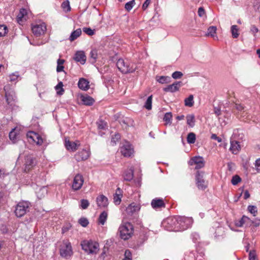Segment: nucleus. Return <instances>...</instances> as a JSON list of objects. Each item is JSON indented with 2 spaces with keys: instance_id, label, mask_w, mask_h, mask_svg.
Listing matches in <instances>:
<instances>
[{
  "instance_id": "63",
  "label": "nucleus",
  "mask_w": 260,
  "mask_h": 260,
  "mask_svg": "<svg viewBox=\"0 0 260 260\" xmlns=\"http://www.w3.org/2000/svg\"><path fill=\"white\" fill-rule=\"evenodd\" d=\"M124 256L125 257L132 258V254L131 251L129 250H126L124 253Z\"/></svg>"
},
{
  "instance_id": "35",
  "label": "nucleus",
  "mask_w": 260,
  "mask_h": 260,
  "mask_svg": "<svg viewBox=\"0 0 260 260\" xmlns=\"http://www.w3.org/2000/svg\"><path fill=\"white\" fill-rule=\"evenodd\" d=\"M172 114L171 112L166 113L164 117V121H165V125H171L172 123Z\"/></svg>"
},
{
  "instance_id": "38",
  "label": "nucleus",
  "mask_w": 260,
  "mask_h": 260,
  "mask_svg": "<svg viewBox=\"0 0 260 260\" xmlns=\"http://www.w3.org/2000/svg\"><path fill=\"white\" fill-rule=\"evenodd\" d=\"M90 57L91 59V62L92 63H95L96 61V59L98 58V51L94 49L92 50L90 52Z\"/></svg>"
},
{
  "instance_id": "30",
  "label": "nucleus",
  "mask_w": 260,
  "mask_h": 260,
  "mask_svg": "<svg viewBox=\"0 0 260 260\" xmlns=\"http://www.w3.org/2000/svg\"><path fill=\"white\" fill-rule=\"evenodd\" d=\"M250 222L251 220L248 217L243 215L240 220L236 222L235 224L237 227H242L245 223Z\"/></svg>"
},
{
  "instance_id": "20",
  "label": "nucleus",
  "mask_w": 260,
  "mask_h": 260,
  "mask_svg": "<svg viewBox=\"0 0 260 260\" xmlns=\"http://www.w3.org/2000/svg\"><path fill=\"white\" fill-rule=\"evenodd\" d=\"M151 205L154 209L165 208L166 204L162 199L155 198L151 201Z\"/></svg>"
},
{
  "instance_id": "32",
  "label": "nucleus",
  "mask_w": 260,
  "mask_h": 260,
  "mask_svg": "<svg viewBox=\"0 0 260 260\" xmlns=\"http://www.w3.org/2000/svg\"><path fill=\"white\" fill-rule=\"evenodd\" d=\"M187 124L191 127H193L195 125V116L193 114H188L186 117Z\"/></svg>"
},
{
  "instance_id": "4",
  "label": "nucleus",
  "mask_w": 260,
  "mask_h": 260,
  "mask_svg": "<svg viewBox=\"0 0 260 260\" xmlns=\"http://www.w3.org/2000/svg\"><path fill=\"white\" fill-rule=\"evenodd\" d=\"M81 246L83 250L88 253L96 254L99 250V243L91 240L83 241Z\"/></svg>"
},
{
  "instance_id": "14",
  "label": "nucleus",
  "mask_w": 260,
  "mask_h": 260,
  "mask_svg": "<svg viewBox=\"0 0 260 260\" xmlns=\"http://www.w3.org/2000/svg\"><path fill=\"white\" fill-rule=\"evenodd\" d=\"M26 136L28 139L31 140L39 146L42 145L43 143V139L38 133L29 131L27 133Z\"/></svg>"
},
{
  "instance_id": "47",
  "label": "nucleus",
  "mask_w": 260,
  "mask_h": 260,
  "mask_svg": "<svg viewBox=\"0 0 260 260\" xmlns=\"http://www.w3.org/2000/svg\"><path fill=\"white\" fill-rule=\"evenodd\" d=\"M120 139V135L118 133L115 134L113 137H112L111 143V145L114 146L116 145V142H118Z\"/></svg>"
},
{
  "instance_id": "31",
  "label": "nucleus",
  "mask_w": 260,
  "mask_h": 260,
  "mask_svg": "<svg viewBox=\"0 0 260 260\" xmlns=\"http://www.w3.org/2000/svg\"><path fill=\"white\" fill-rule=\"evenodd\" d=\"M108 218V213L106 211H103L100 215L98 218L99 224L104 225Z\"/></svg>"
},
{
  "instance_id": "26",
  "label": "nucleus",
  "mask_w": 260,
  "mask_h": 260,
  "mask_svg": "<svg viewBox=\"0 0 260 260\" xmlns=\"http://www.w3.org/2000/svg\"><path fill=\"white\" fill-rule=\"evenodd\" d=\"M123 177L125 181H130L134 178V169L132 168L126 170L123 174Z\"/></svg>"
},
{
  "instance_id": "37",
  "label": "nucleus",
  "mask_w": 260,
  "mask_h": 260,
  "mask_svg": "<svg viewBox=\"0 0 260 260\" xmlns=\"http://www.w3.org/2000/svg\"><path fill=\"white\" fill-rule=\"evenodd\" d=\"M196 139V135L193 133H190L187 137V141L189 144H193L195 143Z\"/></svg>"
},
{
  "instance_id": "58",
  "label": "nucleus",
  "mask_w": 260,
  "mask_h": 260,
  "mask_svg": "<svg viewBox=\"0 0 260 260\" xmlns=\"http://www.w3.org/2000/svg\"><path fill=\"white\" fill-rule=\"evenodd\" d=\"M151 0H146L142 5V9L145 10L150 3Z\"/></svg>"
},
{
  "instance_id": "57",
  "label": "nucleus",
  "mask_w": 260,
  "mask_h": 260,
  "mask_svg": "<svg viewBox=\"0 0 260 260\" xmlns=\"http://www.w3.org/2000/svg\"><path fill=\"white\" fill-rule=\"evenodd\" d=\"M198 15L200 17L203 16L205 14V11L203 7H200L198 11Z\"/></svg>"
},
{
  "instance_id": "1",
  "label": "nucleus",
  "mask_w": 260,
  "mask_h": 260,
  "mask_svg": "<svg viewBox=\"0 0 260 260\" xmlns=\"http://www.w3.org/2000/svg\"><path fill=\"white\" fill-rule=\"evenodd\" d=\"M5 98L7 105L13 108L16 105L17 98L15 92L11 85L7 84L4 87Z\"/></svg>"
},
{
  "instance_id": "7",
  "label": "nucleus",
  "mask_w": 260,
  "mask_h": 260,
  "mask_svg": "<svg viewBox=\"0 0 260 260\" xmlns=\"http://www.w3.org/2000/svg\"><path fill=\"white\" fill-rule=\"evenodd\" d=\"M203 250L198 249L197 251L186 252L184 256V260H205Z\"/></svg>"
},
{
  "instance_id": "29",
  "label": "nucleus",
  "mask_w": 260,
  "mask_h": 260,
  "mask_svg": "<svg viewBox=\"0 0 260 260\" xmlns=\"http://www.w3.org/2000/svg\"><path fill=\"white\" fill-rule=\"evenodd\" d=\"M156 80L160 84H166L171 81V78L169 76H156Z\"/></svg>"
},
{
  "instance_id": "8",
  "label": "nucleus",
  "mask_w": 260,
  "mask_h": 260,
  "mask_svg": "<svg viewBox=\"0 0 260 260\" xmlns=\"http://www.w3.org/2000/svg\"><path fill=\"white\" fill-rule=\"evenodd\" d=\"M204 172L198 171L196 174V184L199 189L205 190L207 187V182L204 179Z\"/></svg>"
},
{
  "instance_id": "18",
  "label": "nucleus",
  "mask_w": 260,
  "mask_h": 260,
  "mask_svg": "<svg viewBox=\"0 0 260 260\" xmlns=\"http://www.w3.org/2000/svg\"><path fill=\"white\" fill-rule=\"evenodd\" d=\"M182 84V82L176 81L172 84L169 85L166 87L164 88L163 90L165 92H174L179 90Z\"/></svg>"
},
{
  "instance_id": "50",
  "label": "nucleus",
  "mask_w": 260,
  "mask_h": 260,
  "mask_svg": "<svg viewBox=\"0 0 260 260\" xmlns=\"http://www.w3.org/2000/svg\"><path fill=\"white\" fill-rule=\"evenodd\" d=\"M248 210L249 212L252 214L254 216H255V214L257 213V207L255 206L249 205L248 207Z\"/></svg>"
},
{
  "instance_id": "41",
  "label": "nucleus",
  "mask_w": 260,
  "mask_h": 260,
  "mask_svg": "<svg viewBox=\"0 0 260 260\" xmlns=\"http://www.w3.org/2000/svg\"><path fill=\"white\" fill-rule=\"evenodd\" d=\"M63 84L62 82H59L57 85L55 86V89L57 91V93L58 95H62L64 92V89L62 88Z\"/></svg>"
},
{
  "instance_id": "42",
  "label": "nucleus",
  "mask_w": 260,
  "mask_h": 260,
  "mask_svg": "<svg viewBox=\"0 0 260 260\" xmlns=\"http://www.w3.org/2000/svg\"><path fill=\"white\" fill-rule=\"evenodd\" d=\"M61 7L65 12H69L71 11V7L70 5V2L67 0L63 2L61 4Z\"/></svg>"
},
{
  "instance_id": "17",
  "label": "nucleus",
  "mask_w": 260,
  "mask_h": 260,
  "mask_svg": "<svg viewBox=\"0 0 260 260\" xmlns=\"http://www.w3.org/2000/svg\"><path fill=\"white\" fill-rule=\"evenodd\" d=\"M31 30L35 35L40 36L46 31V27L44 23L36 24L32 26Z\"/></svg>"
},
{
  "instance_id": "33",
  "label": "nucleus",
  "mask_w": 260,
  "mask_h": 260,
  "mask_svg": "<svg viewBox=\"0 0 260 260\" xmlns=\"http://www.w3.org/2000/svg\"><path fill=\"white\" fill-rule=\"evenodd\" d=\"M81 32L82 31L80 28H78L76 30H74L71 33L70 36V40L71 41H74L81 35Z\"/></svg>"
},
{
  "instance_id": "56",
  "label": "nucleus",
  "mask_w": 260,
  "mask_h": 260,
  "mask_svg": "<svg viewBox=\"0 0 260 260\" xmlns=\"http://www.w3.org/2000/svg\"><path fill=\"white\" fill-rule=\"evenodd\" d=\"M255 169L258 173H260V158L257 159L255 162Z\"/></svg>"
},
{
  "instance_id": "55",
  "label": "nucleus",
  "mask_w": 260,
  "mask_h": 260,
  "mask_svg": "<svg viewBox=\"0 0 260 260\" xmlns=\"http://www.w3.org/2000/svg\"><path fill=\"white\" fill-rule=\"evenodd\" d=\"M256 254L254 250H252L249 252V260H255Z\"/></svg>"
},
{
  "instance_id": "51",
  "label": "nucleus",
  "mask_w": 260,
  "mask_h": 260,
  "mask_svg": "<svg viewBox=\"0 0 260 260\" xmlns=\"http://www.w3.org/2000/svg\"><path fill=\"white\" fill-rule=\"evenodd\" d=\"M19 77V75L18 72H15V73H12L9 76L10 81H11V82L16 81Z\"/></svg>"
},
{
  "instance_id": "22",
  "label": "nucleus",
  "mask_w": 260,
  "mask_h": 260,
  "mask_svg": "<svg viewBox=\"0 0 260 260\" xmlns=\"http://www.w3.org/2000/svg\"><path fill=\"white\" fill-rule=\"evenodd\" d=\"M230 143L231 146L230 150L233 154H237L241 149V145L240 144V142L237 140L231 139Z\"/></svg>"
},
{
  "instance_id": "25",
  "label": "nucleus",
  "mask_w": 260,
  "mask_h": 260,
  "mask_svg": "<svg viewBox=\"0 0 260 260\" xmlns=\"http://www.w3.org/2000/svg\"><path fill=\"white\" fill-rule=\"evenodd\" d=\"M122 197V190L119 188H117L116 192L114 194V202L116 205H119L121 201V198Z\"/></svg>"
},
{
  "instance_id": "16",
  "label": "nucleus",
  "mask_w": 260,
  "mask_h": 260,
  "mask_svg": "<svg viewBox=\"0 0 260 260\" xmlns=\"http://www.w3.org/2000/svg\"><path fill=\"white\" fill-rule=\"evenodd\" d=\"M89 149H83L75 155V158L77 161L86 160L90 156Z\"/></svg>"
},
{
  "instance_id": "5",
  "label": "nucleus",
  "mask_w": 260,
  "mask_h": 260,
  "mask_svg": "<svg viewBox=\"0 0 260 260\" xmlns=\"http://www.w3.org/2000/svg\"><path fill=\"white\" fill-rule=\"evenodd\" d=\"M178 217H171L163 221L165 228L170 231H179Z\"/></svg>"
},
{
  "instance_id": "6",
  "label": "nucleus",
  "mask_w": 260,
  "mask_h": 260,
  "mask_svg": "<svg viewBox=\"0 0 260 260\" xmlns=\"http://www.w3.org/2000/svg\"><path fill=\"white\" fill-rule=\"evenodd\" d=\"M30 204L28 202H19L15 207V214L17 217H21L29 211Z\"/></svg>"
},
{
  "instance_id": "23",
  "label": "nucleus",
  "mask_w": 260,
  "mask_h": 260,
  "mask_svg": "<svg viewBox=\"0 0 260 260\" xmlns=\"http://www.w3.org/2000/svg\"><path fill=\"white\" fill-rule=\"evenodd\" d=\"M74 59L77 62H80L81 64H84L86 62V55L83 51H77L74 57Z\"/></svg>"
},
{
  "instance_id": "45",
  "label": "nucleus",
  "mask_w": 260,
  "mask_h": 260,
  "mask_svg": "<svg viewBox=\"0 0 260 260\" xmlns=\"http://www.w3.org/2000/svg\"><path fill=\"white\" fill-rule=\"evenodd\" d=\"M135 4V0H132L125 4L124 8L127 11H129L132 9Z\"/></svg>"
},
{
  "instance_id": "43",
  "label": "nucleus",
  "mask_w": 260,
  "mask_h": 260,
  "mask_svg": "<svg viewBox=\"0 0 260 260\" xmlns=\"http://www.w3.org/2000/svg\"><path fill=\"white\" fill-rule=\"evenodd\" d=\"M8 32V29L5 25H0V37L5 36Z\"/></svg>"
},
{
  "instance_id": "9",
  "label": "nucleus",
  "mask_w": 260,
  "mask_h": 260,
  "mask_svg": "<svg viewBox=\"0 0 260 260\" xmlns=\"http://www.w3.org/2000/svg\"><path fill=\"white\" fill-rule=\"evenodd\" d=\"M179 231H184L190 228L193 223L191 217H178Z\"/></svg>"
},
{
  "instance_id": "19",
  "label": "nucleus",
  "mask_w": 260,
  "mask_h": 260,
  "mask_svg": "<svg viewBox=\"0 0 260 260\" xmlns=\"http://www.w3.org/2000/svg\"><path fill=\"white\" fill-rule=\"evenodd\" d=\"M140 204L132 203L126 209V212L128 215H133L134 214L137 213L140 210Z\"/></svg>"
},
{
  "instance_id": "21",
  "label": "nucleus",
  "mask_w": 260,
  "mask_h": 260,
  "mask_svg": "<svg viewBox=\"0 0 260 260\" xmlns=\"http://www.w3.org/2000/svg\"><path fill=\"white\" fill-rule=\"evenodd\" d=\"M96 203L100 208H105L108 205V198L103 194L98 196L96 199Z\"/></svg>"
},
{
  "instance_id": "27",
  "label": "nucleus",
  "mask_w": 260,
  "mask_h": 260,
  "mask_svg": "<svg viewBox=\"0 0 260 260\" xmlns=\"http://www.w3.org/2000/svg\"><path fill=\"white\" fill-rule=\"evenodd\" d=\"M81 99L83 104L86 106H91L95 102L94 100L92 97L87 94L82 95Z\"/></svg>"
},
{
  "instance_id": "62",
  "label": "nucleus",
  "mask_w": 260,
  "mask_h": 260,
  "mask_svg": "<svg viewBox=\"0 0 260 260\" xmlns=\"http://www.w3.org/2000/svg\"><path fill=\"white\" fill-rule=\"evenodd\" d=\"M235 108L238 111H242L244 109V107L241 104H236L235 105Z\"/></svg>"
},
{
  "instance_id": "13",
  "label": "nucleus",
  "mask_w": 260,
  "mask_h": 260,
  "mask_svg": "<svg viewBox=\"0 0 260 260\" xmlns=\"http://www.w3.org/2000/svg\"><path fill=\"white\" fill-rule=\"evenodd\" d=\"M84 179L81 174H77L74 178L72 188L74 191L79 190L82 186Z\"/></svg>"
},
{
  "instance_id": "49",
  "label": "nucleus",
  "mask_w": 260,
  "mask_h": 260,
  "mask_svg": "<svg viewBox=\"0 0 260 260\" xmlns=\"http://www.w3.org/2000/svg\"><path fill=\"white\" fill-rule=\"evenodd\" d=\"M89 205V203L87 200L82 199L80 201V207L83 209H87Z\"/></svg>"
},
{
  "instance_id": "52",
  "label": "nucleus",
  "mask_w": 260,
  "mask_h": 260,
  "mask_svg": "<svg viewBox=\"0 0 260 260\" xmlns=\"http://www.w3.org/2000/svg\"><path fill=\"white\" fill-rule=\"evenodd\" d=\"M183 75L182 72L179 71H175L172 74V77L174 79H177L181 78Z\"/></svg>"
},
{
  "instance_id": "11",
  "label": "nucleus",
  "mask_w": 260,
  "mask_h": 260,
  "mask_svg": "<svg viewBox=\"0 0 260 260\" xmlns=\"http://www.w3.org/2000/svg\"><path fill=\"white\" fill-rule=\"evenodd\" d=\"M35 157L31 154L27 155L24 158V171L28 172L36 165Z\"/></svg>"
},
{
  "instance_id": "36",
  "label": "nucleus",
  "mask_w": 260,
  "mask_h": 260,
  "mask_svg": "<svg viewBox=\"0 0 260 260\" xmlns=\"http://www.w3.org/2000/svg\"><path fill=\"white\" fill-rule=\"evenodd\" d=\"M185 106L189 107H191L194 104L193 96V95H190L187 98L184 100Z\"/></svg>"
},
{
  "instance_id": "44",
  "label": "nucleus",
  "mask_w": 260,
  "mask_h": 260,
  "mask_svg": "<svg viewBox=\"0 0 260 260\" xmlns=\"http://www.w3.org/2000/svg\"><path fill=\"white\" fill-rule=\"evenodd\" d=\"M241 178L240 177L237 175H234L233 176L232 179L231 180V183L233 185H236L238 184L239 182L241 181Z\"/></svg>"
},
{
  "instance_id": "2",
  "label": "nucleus",
  "mask_w": 260,
  "mask_h": 260,
  "mask_svg": "<svg viewBox=\"0 0 260 260\" xmlns=\"http://www.w3.org/2000/svg\"><path fill=\"white\" fill-rule=\"evenodd\" d=\"M119 232L121 239L124 240H128L133 234V225L130 222H126L120 226Z\"/></svg>"
},
{
  "instance_id": "59",
  "label": "nucleus",
  "mask_w": 260,
  "mask_h": 260,
  "mask_svg": "<svg viewBox=\"0 0 260 260\" xmlns=\"http://www.w3.org/2000/svg\"><path fill=\"white\" fill-rule=\"evenodd\" d=\"M250 31L255 36V34L258 31V29L255 25H252L250 28Z\"/></svg>"
},
{
  "instance_id": "48",
  "label": "nucleus",
  "mask_w": 260,
  "mask_h": 260,
  "mask_svg": "<svg viewBox=\"0 0 260 260\" xmlns=\"http://www.w3.org/2000/svg\"><path fill=\"white\" fill-rule=\"evenodd\" d=\"M216 27L214 26H210L208 28L207 35L213 37L214 34L216 33Z\"/></svg>"
},
{
  "instance_id": "54",
  "label": "nucleus",
  "mask_w": 260,
  "mask_h": 260,
  "mask_svg": "<svg viewBox=\"0 0 260 260\" xmlns=\"http://www.w3.org/2000/svg\"><path fill=\"white\" fill-rule=\"evenodd\" d=\"M191 237H192V239L194 243L198 242V240L200 238V235L197 233H194L192 234Z\"/></svg>"
},
{
  "instance_id": "53",
  "label": "nucleus",
  "mask_w": 260,
  "mask_h": 260,
  "mask_svg": "<svg viewBox=\"0 0 260 260\" xmlns=\"http://www.w3.org/2000/svg\"><path fill=\"white\" fill-rule=\"evenodd\" d=\"M83 31L84 32L89 36H92L94 34V30L91 29L89 27H83Z\"/></svg>"
},
{
  "instance_id": "61",
  "label": "nucleus",
  "mask_w": 260,
  "mask_h": 260,
  "mask_svg": "<svg viewBox=\"0 0 260 260\" xmlns=\"http://www.w3.org/2000/svg\"><path fill=\"white\" fill-rule=\"evenodd\" d=\"M214 113L217 115L219 116L221 114L220 108L219 107H214Z\"/></svg>"
},
{
  "instance_id": "28",
  "label": "nucleus",
  "mask_w": 260,
  "mask_h": 260,
  "mask_svg": "<svg viewBox=\"0 0 260 260\" xmlns=\"http://www.w3.org/2000/svg\"><path fill=\"white\" fill-rule=\"evenodd\" d=\"M65 146L66 148L68 150H71L72 151H75L78 149V146L77 144L75 142L68 141H66L65 142Z\"/></svg>"
},
{
  "instance_id": "34",
  "label": "nucleus",
  "mask_w": 260,
  "mask_h": 260,
  "mask_svg": "<svg viewBox=\"0 0 260 260\" xmlns=\"http://www.w3.org/2000/svg\"><path fill=\"white\" fill-rule=\"evenodd\" d=\"M27 14V10L25 9L21 8L20 9L19 12L17 16V20L18 22L20 23L21 21H22L23 18L26 16Z\"/></svg>"
},
{
  "instance_id": "15",
  "label": "nucleus",
  "mask_w": 260,
  "mask_h": 260,
  "mask_svg": "<svg viewBox=\"0 0 260 260\" xmlns=\"http://www.w3.org/2000/svg\"><path fill=\"white\" fill-rule=\"evenodd\" d=\"M190 165H195V169H200L205 166L204 158L201 156H194L192 157L190 161Z\"/></svg>"
},
{
  "instance_id": "60",
  "label": "nucleus",
  "mask_w": 260,
  "mask_h": 260,
  "mask_svg": "<svg viewBox=\"0 0 260 260\" xmlns=\"http://www.w3.org/2000/svg\"><path fill=\"white\" fill-rule=\"evenodd\" d=\"M211 138L213 140H215L217 141L218 142H221L222 141L221 138L217 136L216 134H212L211 136Z\"/></svg>"
},
{
  "instance_id": "39",
  "label": "nucleus",
  "mask_w": 260,
  "mask_h": 260,
  "mask_svg": "<svg viewBox=\"0 0 260 260\" xmlns=\"http://www.w3.org/2000/svg\"><path fill=\"white\" fill-rule=\"evenodd\" d=\"M231 32L232 37L234 38H237L239 37V34L238 33V26L233 25L231 26Z\"/></svg>"
},
{
  "instance_id": "40",
  "label": "nucleus",
  "mask_w": 260,
  "mask_h": 260,
  "mask_svg": "<svg viewBox=\"0 0 260 260\" xmlns=\"http://www.w3.org/2000/svg\"><path fill=\"white\" fill-rule=\"evenodd\" d=\"M152 95H151L148 96L144 105V107L148 110H151L152 108Z\"/></svg>"
},
{
  "instance_id": "10",
  "label": "nucleus",
  "mask_w": 260,
  "mask_h": 260,
  "mask_svg": "<svg viewBox=\"0 0 260 260\" xmlns=\"http://www.w3.org/2000/svg\"><path fill=\"white\" fill-rule=\"evenodd\" d=\"M71 244L69 241L63 242V245L60 248V254L64 258H68L72 254Z\"/></svg>"
},
{
  "instance_id": "24",
  "label": "nucleus",
  "mask_w": 260,
  "mask_h": 260,
  "mask_svg": "<svg viewBox=\"0 0 260 260\" xmlns=\"http://www.w3.org/2000/svg\"><path fill=\"white\" fill-rule=\"evenodd\" d=\"M89 82L87 79L81 78L78 81V86L81 90L86 91L89 88Z\"/></svg>"
},
{
  "instance_id": "64",
  "label": "nucleus",
  "mask_w": 260,
  "mask_h": 260,
  "mask_svg": "<svg viewBox=\"0 0 260 260\" xmlns=\"http://www.w3.org/2000/svg\"><path fill=\"white\" fill-rule=\"evenodd\" d=\"M7 174H6L5 172V170L3 169H0V178L3 179L5 178L6 175H7Z\"/></svg>"
},
{
  "instance_id": "12",
  "label": "nucleus",
  "mask_w": 260,
  "mask_h": 260,
  "mask_svg": "<svg viewBox=\"0 0 260 260\" xmlns=\"http://www.w3.org/2000/svg\"><path fill=\"white\" fill-rule=\"evenodd\" d=\"M134 152L132 145L128 142H126L120 148V152L124 157H131L133 154Z\"/></svg>"
},
{
  "instance_id": "3",
  "label": "nucleus",
  "mask_w": 260,
  "mask_h": 260,
  "mask_svg": "<svg viewBox=\"0 0 260 260\" xmlns=\"http://www.w3.org/2000/svg\"><path fill=\"white\" fill-rule=\"evenodd\" d=\"M116 66L118 70L123 74L133 73L136 71V67H133V65L131 66L128 61H125L122 58H119L117 61Z\"/></svg>"
},
{
  "instance_id": "46",
  "label": "nucleus",
  "mask_w": 260,
  "mask_h": 260,
  "mask_svg": "<svg viewBox=\"0 0 260 260\" xmlns=\"http://www.w3.org/2000/svg\"><path fill=\"white\" fill-rule=\"evenodd\" d=\"M78 222L83 227H86L89 224L88 219L85 217L80 218L78 220Z\"/></svg>"
}]
</instances>
